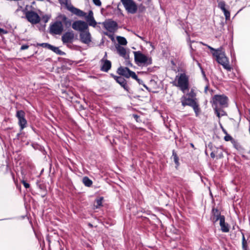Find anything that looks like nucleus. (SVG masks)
Segmentation results:
<instances>
[{"instance_id": "obj_1", "label": "nucleus", "mask_w": 250, "mask_h": 250, "mask_svg": "<svg viewBox=\"0 0 250 250\" xmlns=\"http://www.w3.org/2000/svg\"><path fill=\"white\" fill-rule=\"evenodd\" d=\"M172 83L173 85L178 87L184 93L189 89V77L184 73L176 75Z\"/></svg>"}, {"instance_id": "obj_2", "label": "nucleus", "mask_w": 250, "mask_h": 250, "mask_svg": "<svg viewBox=\"0 0 250 250\" xmlns=\"http://www.w3.org/2000/svg\"><path fill=\"white\" fill-rule=\"evenodd\" d=\"M213 55L216 57L217 62L221 64L225 69L228 71L231 70V68L229 64L228 59L226 56L225 52L222 47L216 49L215 52L213 53Z\"/></svg>"}, {"instance_id": "obj_3", "label": "nucleus", "mask_w": 250, "mask_h": 250, "mask_svg": "<svg viewBox=\"0 0 250 250\" xmlns=\"http://www.w3.org/2000/svg\"><path fill=\"white\" fill-rule=\"evenodd\" d=\"M133 53L134 59L137 64L147 66L152 63L151 58L143 54L140 51H134Z\"/></svg>"}, {"instance_id": "obj_4", "label": "nucleus", "mask_w": 250, "mask_h": 250, "mask_svg": "<svg viewBox=\"0 0 250 250\" xmlns=\"http://www.w3.org/2000/svg\"><path fill=\"white\" fill-rule=\"evenodd\" d=\"M118 73L122 76L125 77L126 78L131 77L136 80L139 83L142 82V80L139 79L135 73L130 70L127 67H120L117 70Z\"/></svg>"}, {"instance_id": "obj_5", "label": "nucleus", "mask_w": 250, "mask_h": 250, "mask_svg": "<svg viewBox=\"0 0 250 250\" xmlns=\"http://www.w3.org/2000/svg\"><path fill=\"white\" fill-rule=\"evenodd\" d=\"M212 103L215 107L220 105L223 107L228 106V98L224 95H215L212 98Z\"/></svg>"}, {"instance_id": "obj_6", "label": "nucleus", "mask_w": 250, "mask_h": 250, "mask_svg": "<svg viewBox=\"0 0 250 250\" xmlns=\"http://www.w3.org/2000/svg\"><path fill=\"white\" fill-rule=\"evenodd\" d=\"M125 10L130 13L134 14L137 10V6L133 0H121Z\"/></svg>"}, {"instance_id": "obj_7", "label": "nucleus", "mask_w": 250, "mask_h": 250, "mask_svg": "<svg viewBox=\"0 0 250 250\" xmlns=\"http://www.w3.org/2000/svg\"><path fill=\"white\" fill-rule=\"evenodd\" d=\"M72 28L80 33L88 29V24L83 21H77L72 24Z\"/></svg>"}, {"instance_id": "obj_8", "label": "nucleus", "mask_w": 250, "mask_h": 250, "mask_svg": "<svg viewBox=\"0 0 250 250\" xmlns=\"http://www.w3.org/2000/svg\"><path fill=\"white\" fill-rule=\"evenodd\" d=\"M63 30L62 22L56 21L50 26V33L55 35H61Z\"/></svg>"}, {"instance_id": "obj_9", "label": "nucleus", "mask_w": 250, "mask_h": 250, "mask_svg": "<svg viewBox=\"0 0 250 250\" xmlns=\"http://www.w3.org/2000/svg\"><path fill=\"white\" fill-rule=\"evenodd\" d=\"M27 20L32 24H36L40 22L39 16L34 11H28L25 14Z\"/></svg>"}, {"instance_id": "obj_10", "label": "nucleus", "mask_w": 250, "mask_h": 250, "mask_svg": "<svg viewBox=\"0 0 250 250\" xmlns=\"http://www.w3.org/2000/svg\"><path fill=\"white\" fill-rule=\"evenodd\" d=\"M16 117L19 120V125L21 129L22 130L27 125V121L25 118V113L22 110H19L17 112Z\"/></svg>"}, {"instance_id": "obj_11", "label": "nucleus", "mask_w": 250, "mask_h": 250, "mask_svg": "<svg viewBox=\"0 0 250 250\" xmlns=\"http://www.w3.org/2000/svg\"><path fill=\"white\" fill-rule=\"evenodd\" d=\"M88 29L80 33V40L83 43L89 44L92 41Z\"/></svg>"}, {"instance_id": "obj_12", "label": "nucleus", "mask_w": 250, "mask_h": 250, "mask_svg": "<svg viewBox=\"0 0 250 250\" xmlns=\"http://www.w3.org/2000/svg\"><path fill=\"white\" fill-rule=\"evenodd\" d=\"M74 40V33L72 31L65 33L62 36V41L63 44L71 43Z\"/></svg>"}, {"instance_id": "obj_13", "label": "nucleus", "mask_w": 250, "mask_h": 250, "mask_svg": "<svg viewBox=\"0 0 250 250\" xmlns=\"http://www.w3.org/2000/svg\"><path fill=\"white\" fill-rule=\"evenodd\" d=\"M104 27L111 33L114 32L117 29V24L114 21H106L103 23Z\"/></svg>"}, {"instance_id": "obj_14", "label": "nucleus", "mask_w": 250, "mask_h": 250, "mask_svg": "<svg viewBox=\"0 0 250 250\" xmlns=\"http://www.w3.org/2000/svg\"><path fill=\"white\" fill-rule=\"evenodd\" d=\"M67 8L71 12L79 17H85L86 15L85 12L71 5H67Z\"/></svg>"}, {"instance_id": "obj_15", "label": "nucleus", "mask_w": 250, "mask_h": 250, "mask_svg": "<svg viewBox=\"0 0 250 250\" xmlns=\"http://www.w3.org/2000/svg\"><path fill=\"white\" fill-rule=\"evenodd\" d=\"M85 20L88 22V25L95 27L97 24L93 17V13L92 11L89 12L88 15L85 16Z\"/></svg>"}, {"instance_id": "obj_16", "label": "nucleus", "mask_w": 250, "mask_h": 250, "mask_svg": "<svg viewBox=\"0 0 250 250\" xmlns=\"http://www.w3.org/2000/svg\"><path fill=\"white\" fill-rule=\"evenodd\" d=\"M118 53L125 59L127 60L129 58V55L126 53V49L123 46L117 45L116 46Z\"/></svg>"}, {"instance_id": "obj_17", "label": "nucleus", "mask_w": 250, "mask_h": 250, "mask_svg": "<svg viewBox=\"0 0 250 250\" xmlns=\"http://www.w3.org/2000/svg\"><path fill=\"white\" fill-rule=\"evenodd\" d=\"M101 62L102 63V66L101 67V70L104 72H107L111 68V63L108 61L104 59L101 60Z\"/></svg>"}, {"instance_id": "obj_18", "label": "nucleus", "mask_w": 250, "mask_h": 250, "mask_svg": "<svg viewBox=\"0 0 250 250\" xmlns=\"http://www.w3.org/2000/svg\"><path fill=\"white\" fill-rule=\"evenodd\" d=\"M181 101L183 106H185L186 105L191 106L195 102L193 99L187 98L185 96H183L181 97Z\"/></svg>"}, {"instance_id": "obj_19", "label": "nucleus", "mask_w": 250, "mask_h": 250, "mask_svg": "<svg viewBox=\"0 0 250 250\" xmlns=\"http://www.w3.org/2000/svg\"><path fill=\"white\" fill-rule=\"evenodd\" d=\"M220 225L223 232H228L229 231V227L228 224L225 223L224 216H222L220 218Z\"/></svg>"}, {"instance_id": "obj_20", "label": "nucleus", "mask_w": 250, "mask_h": 250, "mask_svg": "<svg viewBox=\"0 0 250 250\" xmlns=\"http://www.w3.org/2000/svg\"><path fill=\"white\" fill-rule=\"evenodd\" d=\"M212 212L213 215L211 217V219L214 222H216L219 220L220 221V218L222 216L220 215V213L217 209H213Z\"/></svg>"}, {"instance_id": "obj_21", "label": "nucleus", "mask_w": 250, "mask_h": 250, "mask_svg": "<svg viewBox=\"0 0 250 250\" xmlns=\"http://www.w3.org/2000/svg\"><path fill=\"white\" fill-rule=\"evenodd\" d=\"M114 79L122 87L125 89L126 88V83L124 78L121 76H115Z\"/></svg>"}, {"instance_id": "obj_22", "label": "nucleus", "mask_w": 250, "mask_h": 250, "mask_svg": "<svg viewBox=\"0 0 250 250\" xmlns=\"http://www.w3.org/2000/svg\"><path fill=\"white\" fill-rule=\"evenodd\" d=\"M62 20L66 28H69L71 26V21L68 19L66 16H63L62 18Z\"/></svg>"}, {"instance_id": "obj_23", "label": "nucleus", "mask_w": 250, "mask_h": 250, "mask_svg": "<svg viewBox=\"0 0 250 250\" xmlns=\"http://www.w3.org/2000/svg\"><path fill=\"white\" fill-rule=\"evenodd\" d=\"M83 182L86 187H90L92 184V181L87 177H84L83 179Z\"/></svg>"}, {"instance_id": "obj_24", "label": "nucleus", "mask_w": 250, "mask_h": 250, "mask_svg": "<svg viewBox=\"0 0 250 250\" xmlns=\"http://www.w3.org/2000/svg\"><path fill=\"white\" fill-rule=\"evenodd\" d=\"M117 39V41L119 42V43L121 45H125L127 44V41L124 37H118Z\"/></svg>"}, {"instance_id": "obj_25", "label": "nucleus", "mask_w": 250, "mask_h": 250, "mask_svg": "<svg viewBox=\"0 0 250 250\" xmlns=\"http://www.w3.org/2000/svg\"><path fill=\"white\" fill-rule=\"evenodd\" d=\"M190 106L192 107L196 116H197L200 112V109L198 104L195 102Z\"/></svg>"}, {"instance_id": "obj_26", "label": "nucleus", "mask_w": 250, "mask_h": 250, "mask_svg": "<svg viewBox=\"0 0 250 250\" xmlns=\"http://www.w3.org/2000/svg\"><path fill=\"white\" fill-rule=\"evenodd\" d=\"M210 156L212 158H214L215 157L217 158H220L223 156V153L222 152H221L220 153L216 154L215 153V150H214L211 153Z\"/></svg>"}, {"instance_id": "obj_27", "label": "nucleus", "mask_w": 250, "mask_h": 250, "mask_svg": "<svg viewBox=\"0 0 250 250\" xmlns=\"http://www.w3.org/2000/svg\"><path fill=\"white\" fill-rule=\"evenodd\" d=\"M50 49L58 54H60V55L61 54L62 51L61 50H60L58 47H55L51 45Z\"/></svg>"}, {"instance_id": "obj_28", "label": "nucleus", "mask_w": 250, "mask_h": 250, "mask_svg": "<svg viewBox=\"0 0 250 250\" xmlns=\"http://www.w3.org/2000/svg\"><path fill=\"white\" fill-rule=\"evenodd\" d=\"M226 3L224 1H220L218 2V7L222 10L224 11L226 9L225 8Z\"/></svg>"}, {"instance_id": "obj_29", "label": "nucleus", "mask_w": 250, "mask_h": 250, "mask_svg": "<svg viewBox=\"0 0 250 250\" xmlns=\"http://www.w3.org/2000/svg\"><path fill=\"white\" fill-rule=\"evenodd\" d=\"M172 156L173 157L174 161L175 164L178 166L179 165V158L174 150L172 152Z\"/></svg>"}, {"instance_id": "obj_30", "label": "nucleus", "mask_w": 250, "mask_h": 250, "mask_svg": "<svg viewBox=\"0 0 250 250\" xmlns=\"http://www.w3.org/2000/svg\"><path fill=\"white\" fill-rule=\"evenodd\" d=\"M242 247H243V249H244V250H247V241L245 239V236L244 235H243Z\"/></svg>"}, {"instance_id": "obj_31", "label": "nucleus", "mask_w": 250, "mask_h": 250, "mask_svg": "<svg viewBox=\"0 0 250 250\" xmlns=\"http://www.w3.org/2000/svg\"><path fill=\"white\" fill-rule=\"evenodd\" d=\"M96 205H95V206L96 208H98L99 207L102 206V198H100L96 200L95 202Z\"/></svg>"}, {"instance_id": "obj_32", "label": "nucleus", "mask_w": 250, "mask_h": 250, "mask_svg": "<svg viewBox=\"0 0 250 250\" xmlns=\"http://www.w3.org/2000/svg\"><path fill=\"white\" fill-rule=\"evenodd\" d=\"M224 15L226 17V19L227 20H229L230 18V13L229 11H228L227 9H225V10L223 11Z\"/></svg>"}, {"instance_id": "obj_33", "label": "nucleus", "mask_w": 250, "mask_h": 250, "mask_svg": "<svg viewBox=\"0 0 250 250\" xmlns=\"http://www.w3.org/2000/svg\"><path fill=\"white\" fill-rule=\"evenodd\" d=\"M40 45L43 47L47 48L48 49H50V47L51 46V44H48L47 43H42L40 44Z\"/></svg>"}, {"instance_id": "obj_34", "label": "nucleus", "mask_w": 250, "mask_h": 250, "mask_svg": "<svg viewBox=\"0 0 250 250\" xmlns=\"http://www.w3.org/2000/svg\"><path fill=\"white\" fill-rule=\"evenodd\" d=\"M214 110H215V112L217 116L219 118H220L221 116L220 109H218L217 107H214Z\"/></svg>"}, {"instance_id": "obj_35", "label": "nucleus", "mask_w": 250, "mask_h": 250, "mask_svg": "<svg viewBox=\"0 0 250 250\" xmlns=\"http://www.w3.org/2000/svg\"><path fill=\"white\" fill-rule=\"evenodd\" d=\"M94 3L97 6L101 5V2L100 0H93Z\"/></svg>"}, {"instance_id": "obj_36", "label": "nucleus", "mask_w": 250, "mask_h": 250, "mask_svg": "<svg viewBox=\"0 0 250 250\" xmlns=\"http://www.w3.org/2000/svg\"><path fill=\"white\" fill-rule=\"evenodd\" d=\"M224 139L226 141H229L232 139V137L230 136L227 135L225 137Z\"/></svg>"}, {"instance_id": "obj_37", "label": "nucleus", "mask_w": 250, "mask_h": 250, "mask_svg": "<svg viewBox=\"0 0 250 250\" xmlns=\"http://www.w3.org/2000/svg\"><path fill=\"white\" fill-rule=\"evenodd\" d=\"M7 33V31L4 30L2 28H0V34H6Z\"/></svg>"}, {"instance_id": "obj_38", "label": "nucleus", "mask_w": 250, "mask_h": 250, "mask_svg": "<svg viewBox=\"0 0 250 250\" xmlns=\"http://www.w3.org/2000/svg\"><path fill=\"white\" fill-rule=\"evenodd\" d=\"M22 184L25 188H27L29 187V184L27 183L26 182L23 181Z\"/></svg>"}, {"instance_id": "obj_39", "label": "nucleus", "mask_w": 250, "mask_h": 250, "mask_svg": "<svg viewBox=\"0 0 250 250\" xmlns=\"http://www.w3.org/2000/svg\"><path fill=\"white\" fill-rule=\"evenodd\" d=\"M29 47V46L27 45H23L21 46V50H24L26 49Z\"/></svg>"}, {"instance_id": "obj_40", "label": "nucleus", "mask_w": 250, "mask_h": 250, "mask_svg": "<svg viewBox=\"0 0 250 250\" xmlns=\"http://www.w3.org/2000/svg\"><path fill=\"white\" fill-rule=\"evenodd\" d=\"M221 152H222V150L221 148H216V150H215V153L216 154L220 153Z\"/></svg>"}, {"instance_id": "obj_41", "label": "nucleus", "mask_w": 250, "mask_h": 250, "mask_svg": "<svg viewBox=\"0 0 250 250\" xmlns=\"http://www.w3.org/2000/svg\"><path fill=\"white\" fill-rule=\"evenodd\" d=\"M220 112H221V116L226 115V112L224 111H223L222 110H221V109H220Z\"/></svg>"}, {"instance_id": "obj_42", "label": "nucleus", "mask_w": 250, "mask_h": 250, "mask_svg": "<svg viewBox=\"0 0 250 250\" xmlns=\"http://www.w3.org/2000/svg\"><path fill=\"white\" fill-rule=\"evenodd\" d=\"M202 43L203 45H206V44H204V43H202ZM208 48H209L211 50H213V51H214L215 52V50H215V49H214L213 48H212V47H210V46H208Z\"/></svg>"}, {"instance_id": "obj_43", "label": "nucleus", "mask_w": 250, "mask_h": 250, "mask_svg": "<svg viewBox=\"0 0 250 250\" xmlns=\"http://www.w3.org/2000/svg\"><path fill=\"white\" fill-rule=\"evenodd\" d=\"M190 145H191V146L192 147H194V146H193V145L192 144H190Z\"/></svg>"}, {"instance_id": "obj_44", "label": "nucleus", "mask_w": 250, "mask_h": 250, "mask_svg": "<svg viewBox=\"0 0 250 250\" xmlns=\"http://www.w3.org/2000/svg\"><path fill=\"white\" fill-rule=\"evenodd\" d=\"M104 34L106 35H108V33L107 32H104Z\"/></svg>"}, {"instance_id": "obj_45", "label": "nucleus", "mask_w": 250, "mask_h": 250, "mask_svg": "<svg viewBox=\"0 0 250 250\" xmlns=\"http://www.w3.org/2000/svg\"><path fill=\"white\" fill-rule=\"evenodd\" d=\"M89 225L90 226V227H92V225L90 224H89Z\"/></svg>"}, {"instance_id": "obj_46", "label": "nucleus", "mask_w": 250, "mask_h": 250, "mask_svg": "<svg viewBox=\"0 0 250 250\" xmlns=\"http://www.w3.org/2000/svg\"><path fill=\"white\" fill-rule=\"evenodd\" d=\"M224 132L226 134H227V132H226V131L225 130H224Z\"/></svg>"}]
</instances>
